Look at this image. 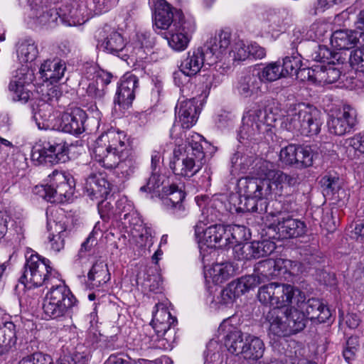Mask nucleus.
Returning <instances> with one entry per match:
<instances>
[{"instance_id":"f257e3e1","label":"nucleus","mask_w":364,"mask_h":364,"mask_svg":"<svg viewBox=\"0 0 364 364\" xmlns=\"http://www.w3.org/2000/svg\"><path fill=\"white\" fill-rule=\"evenodd\" d=\"M282 124L287 130L296 134L316 135L321 131V112L305 103L290 105Z\"/></svg>"},{"instance_id":"f03ea898","label":"nucleus","mask_w":364,"mask_h":364,"mask_svg":"<svg viewBox=\"0 0 364 364\" xmlns=\"http://www.w3.org/2000/svg\"><path fill=\"white\" fill-rule=\"evenodd\" d=\"M257 298L260 303L272 309L291 308L301 304L306 296L298 288L287 284L271 282L259 287Z\"/></svg>"},{"instance_id":"7ed1b4c3","label":"nucleus","mask_w":364,"mask_h":364,"mask_svg":"<svg viewBox=\"0 0 364 364\" xmlns=\"http://www.w3.org/2000/svg\"><path fill=\"white\" fill-rule=\"evenodd\" d=\"M60 281L57 272L50 266L49 259L41 257L38 254H31L26 259L23 272L19 278V282L28 289L43 285L53 286Z\"/></svg>"},{"instance_id":"20e7f679","label":"nucleus","mask_w":364,"mask_h":364,"mask_svg":"<svg viewBox=\"0 0 364 364\" xmlns=\"http://www.w3.org/2000/svg\"><path fill=\"white\" fill-rule=\"evenodd\" d=\"M225 346L230 353L240 355L249 362L260 359L265 349L264 342L259 337L240 330L232 331L225 336Z\"/></svg>"},{"instance_id":"39448f33","label":"nucleus","mask_w":364,"mask_h":364,"mask_svg":"<svg viewBox=\"0 0 364 364\" xmlns=\"http://www.w3.org/2000/svg\"><path fill=\"white\" fill-rule=\"evenodd\" d=\"M76 299L70 289L60 280L51 286L43 299V310L46 317L58 319L66 316Z\"/></svg>"},{"instance_id":"423d86ee","label":"nucleus","mask_w":364,"mask_h":364,"mask_svg":"<svg viewBox=\"0 0 364 364\" xmlns=\"http://www.w3.org/2000/svg\"><path fill=\"white\" fill-rule=\"evenodd\" d=\"M49 178L50 184L36 186L34 188L36 194L53 203L58 200V196L69 198L73 193L70 179L64 173L55 170Z\"/></svg>"},{"instance_id":"0eeeda50","label":"nucleus","mask_w":364,"mask_h":364,"mask_svg":"<svg viewBox=\"0 0 364 364\" xmlns=\"http://www.w3.org/2000/svg\"><path fill=\"white\" fill-rule=\"evenodd\" d=\"M176 20L171 27L166 36L169 46L176 51L184 50L191 38L192 34L196 30L195 21L192 19H186L183 13L176 14Z\"/></svg>"},{"instance_id":"6e6552de","label":"nucleus","mask_w":364,"mask_h":364,"mask_svg":"<svg viewBox=\"0 0 364 364\" xmlns=\"http://www.w3.org/2000/svg\"><path fill=\"white\" fill-rule=\"evenodd\" d=\"M291 264V261L282 259H265L257 263L252 274L242 277L251 289L261 283L273 279L279 274L282 265L287 269Z\"/></svg>"},{"instance_id":"1a4fd4ad","label":"nucleus","mask_w":364,"mask_h":364,"mask_svg":"<svg viewBox=\"0 0 364 364\" xmlns=\"http://www.w3.org/2000/svg\"><path fill=\"white\" fill-rule=\"evenodd\" d=\"M69 144L60 139L44 141L42 147L35 149L33 155H38L41 162L55 164L65 163L69 159Z\"/></svg>"},{"instance_id":"9d476101","label":"nucleus","mask_w":364,"mask_h":364,"mask_svg":"<svg viewBox=\"0 0 364 364\" xmlns=\"http://www.w3.org/2000/svg\"><path fill=\"white\" fill-rule=\"evenodd\" d=\"M270 214L276 218L274 220V230L279 238H296L306 233V225L303 221L293 218L282 211H277Z\"/></svg>"},{"instance_id":"9b49d317","label":"nucleus","mask_w":364,"mask_h":364,"mask_svg":"<svg viewBox=\"0 0 364 364\" xmlns=\"http://www.w3.org/2000/svg\"><path fill=\"white\" fill-rule=\"evenodd\" d=\"M195 235L198 243L210 247H225L229 244L227 228L223 225H214L204 229L201 222L195 226Z\"/></svg>"},{"instance_id":"f8f14e48","label":"nucleus","mask_w":364,"mask_h":364,"mask_svg":"<svg viewBox=\"0 0 364 364\" xmlns=\"http://www.w3.org/2000/svg\"><path fill=\"white\" fill-rule=\"evenodd\" d=\"M231 43V33L227 31H220L211 37L203 47L206 54V64L208 65L221 60L227 54Z\"/></svg>"},{"instance_id":"ddd939ff","label":"nucleus","mask_w":364,"mask_h":364,"mask_svg":"<svg viewBox=\"0 0 364 364\" xmlns=\"http://www.w3.org/2000/svg\"><path fill=\"white\" fill-rule=\"evenodd\" d=\"M356 124L357 112L348 105H343L336 117H331L327 123L328 131L338 136L350 132Z\"/></svg>"},{"instance_id":"4468645a","label":"nucleus","mask_w":364,"mask_h":364,"mask_svg":"<svg viewBox=\"0 0 364 364\" xmlns=\"http://www.w3.org/2000/svg\"><path fill=\"white\" fill-rule=\"evenodd\" d=\"M269 182L265 176L262 178L246 177L240 179L238 185L245 198L262 200L271 196V187Z\"/></svg>"},{"instance_id":"2eb2a0df","label":"nucleus","mask_w":364,"mask_h":364,"mask_svg":"<svg viewBox=\"0 0 364 364\" xmlns=\"http://www.w3.org/2000/svg\"><path fill=\"white\" fill-rule=\"evenodd\" d=\"M301 73L309 81L319 85L333 83L341 74L340 70L331 64L314 65L310 68H304Z\"/></svg>"},{"instance_id":"dca6fc26","label":"nucleus","mask_w":364,"mask_h":364,"mask_svg":"<svg viewBox=\"0 0 364 364\" xmlns=\"http://www.w3.org/2000/svg\"><path fill=\"white\" fill-rule=\"evenodd\" d=\"M86 112L80 107L68 109L60 117V128L64 132L78 135L85 132Z\"/></svg>"},{"instance_id":"f3484780","label":"nucleus","mask_w":364,"mask_h":364,"mask_svg":"<svg viewBox=\"0 0 364 364\" xmlns=\"http://www.w3.org/2000/svg\"><path fill=\"white\" fill-rule=\"evenodd\" d=\"M263 175L269 181L268 183L271 187V196H281L284 193V189L295 186L298 183V178L294 175L287 174L282 171L262 168Z\"/></svg>"},{"instance_id":"a211bd4d","label":"nucleus","mask_w":364,"mask_h":364,"mask_svg":"<svg viewBox=\"0 0 364 364\" xmlns=\"http://www.w3.org/2000/svg\"><path fill=\"white\" fill-rule=\"evenodd\" d=\"M186 193L175 184L164 186L162 188L159 197L163 205L172 213L181 215L185 210L183 205Z\"/></svg>"},{"instance_id":"6ab92c4d","label":"nucleus","mask_w":364,"mask_h":364,"mask_svg":"<svg viewBox=\"0 0 364 364\" xmlns=\"http://www.w3.org/2000/svg\"><path fill=\"white\" fill-rule=\"evenodd\" d=\"M266 112L260 109L248 111L242 118L240 134L242 138H252L259 134L265 127Z\"/></svg>"},{"instance_id":"aec40b11","label":"nucleus","mask_w":364,"mask_h":364,"mask_svg":"<svg viewBox=\"0 0 364 364\" xmlns=\"http://www.w3.org/2000/svg\"><path fill=\"white\" fill-rule=\"evenodd\" d=\"M138 77L130 73L125 74L117 88L114 102L124 109L128 108L135 98V90L138 87Z\"/></svg>"},{"instance_id":"412c9836","label":"nucleus","mask_w":364,"mask_h":364,"mask_svg":"<svg viewBox=\"0 0 364 364\" xmlns=\"http://www.w3.org/2000/svg\"><path fill=\"white\" fill-rule=\"evenodd\" d=\"M177 117L181 127L188 129L198 121L200 108L195 98L180 101L176 107Z\"/></svg>"},{"instance_id":"4be33fe9","label":"nucleus","mask_w":364,"mask_h":364,"mask_svg":"<svg viewBox=\"0 0 364 364\" xmlns=\"http://www.w3.org/2000/svg\"><path fill=\"white\" fill-rule=\"evenodd\" d=\"M93 155L95 159L105 168L112 169L119 167L122 169L124 168V165L126 164V160H124V156L128 154L95 144Z\"/></svg>"},{"instance_id":"5701e85b","label":"nucleus","mask_w":364,"mask_h":364,"mask_svg":"<svg viewBox=\"0 0 364 364\" xmlns=\"http://www.w3.org/2000/svg\"><path fill=\"white\" fill-rule=\"evenodd\" d=\"M181 153L180 149H173V158L169 164L170 168L176 175L192 177L201 169L200 164H196L193 160L183 156Z\"/></svg>"},{"instance_id":"b1692460","label":"nucleus","mask_w":364,"mask_h":364,"mask_svg":"<svg viewBox=\"0 0 364 364\" xmlns=\"http://www.w3.org/2000/svg\"><path fill=\"white\" fill-rule=\"evenodd\" d=\"M95 144L105 146V148L111 150L122 152V154H128L129 152L126 134L123 132L115 129H109L101 134L97 138Z\"/></svg>"},{"instance_id":"393cba45","label":"nucleus","mask_w":364,"mask_h":364,"mask_svg":"<svg viewBox=\"0 0 364 364\" xmlns=\"http://www.w3.org/2000/svg\"><path fill=\"white\" fill-rule=\"evenodd\" d=\"M155 309L156 310L153 312L151 326L158 337H162L176 322V318L171 316L164 304H156Z\"/></svg>"},{"instance_id":"a878e982","label":"nucleus","mask_w":364,"mask_h":364,"mask_svg":"<svg viewBox=\"0 0 364 364\" xmlns=\"http://www.w3.org/2000/svg\"><path fill=\"white\" fill-rule=\"evenodd\" d=\"M311 321L319 323L326 322L331 316V311L319 299L311 298L306 299L296 306Z\"/></svg>"},{"instance_id":"bb28decb","label":"nucleus","mask_w":364,"mask_h":364,"mask_svg":"<svg viewBox=\"0 0 364 364\" xmlns=\"http://www.w3.org/2000/svg\"><path fill=\"white\" fill-rule=\"evenodd\" d=\"M182 13L180 10L173 8L165 0L158 1L156 5L154 24L160 29H168L174 24L176 20V14Z\"/></svg>"},{"instance_id":"cd10ccee","label":"nucleus","mask_w":364,"mask_h":364,"mask_svg":"<svg viewBox=\"0 0 364 364\" xmlns=\"http://www.w3.org/2000/svg\"><path fill=\"white\" fill-rule=\"evenodd\" d=\"M264 318L269 335L277 337L290 336V330L287 328L284 312H282L279 309H272L267 313Z\"/></svg>"},{"instance_id":"c85d7f7f","label":"nucleus","mask_w":364,"mask_h":364,"mask_svg":"<svg viewBox=\"0 0 364 364\" xmlns=\"http://www.w3.org/2000/svg\"><path fill=\"white\" fill-rule=\"evenodd\" d=\"M85 189L91 199H98L109 195V182L102 173H92L86 179Z\"/></svg>"},{"instance_id":"c756f323","label":"nucleus","mask_w":364,"mask_h":364,"mask_svg":"<svg viewBox=\"0 0 364 364\" xmlns=\"http://www.w3.org/2000/svg\"><path fill=\"white\" fill-rule=\"evenodd\" d=\"M201 139L202 136L200 134H193L191 137L187 139L186 144L184 146H178L175 148L180 149L182 152L181 154L184 156H188L193 160L196 164H200V168L205 164V153L200 143Z\"/></svg>"},{"instance_id":"7c9ffc66","label":"nucleus","mask_w":364,"mask_h":364,"mask_svg":"<svg viewBox=\"0 0 364 364\" xmlns=\"http://www.w3.org/2000/svg\"><path fill=\"white\" fill-rule=\"evenodd\" d=\"M205 63H206L205 52L203 48H199L192 53H188V57L181 64V72L186 76L195 75Z\"/></svg>"},{"instance_id":"2f4dec72","label":"nucleus","mask_w":364,"mask_h":364,"mask_svg":"<svg viewBox=\"0 0 364 364\" xmlns=\"http://www.w3.org/2000/svg\"><path fill=\"white\" fill-rule=\"evenodd\" d=\"M65 70L64 62L58 59L48 60L41 65L40 73L44 81L53 84L63 77Z\"/></svg>"},{"instance_id":"473e14b6","label":"nucleus","mask_w":364,"mask_h":364,"mask_svg":"<svg viewBox=\"0 0 364 364\" xmlns=\"http://www.w3.org/2000/svg\"><path fill=\"white\" fill-rule=\"evenodd\" d=\"M88 286L90 289H103L110 279V274L107 264L103 262H95L87 274Z\"/></svg>"},{"instance_id":"72a5a7b5","label":"nucleus","mask_w":364,"mask_h":364,"mask_svg":"<svg viewBox=\"0 0 364 364\" xmlns=\"http://www.w3.org/2000/svg\"><path fill=\"white\" fill-rule=\"evenodd\" d=\"M360 36L361 33L355 31L339 30L331 35V43L338 50H348L358 44Z\"/></svg>"},{"instance_id":"f704fd0d","label":"nucleus","mask_w":364,"mask_h":364,"mask_svg":"<svg viewBox=\"0 0 364 364\" xmlns=\"http://www.w3.org/2000/svg\"><path fill=\"white\" fill-rule=\"evenodd\" d=\"M262 82L257 73H247L238 80L237 90L243 97H250L260 91Z\"/></svg>"},{"instance_id":"c9c22d12","label":"nucleus","mask_w":364,"mask_h":364,"mask_svg":"<svg viewBox=\"0 0 364 364\" xmlns=\"http://www.w3.org/2000/svg\"><path fill=\"white\" fill-rule=\"evenodd\" d=\"M112 77L110 73L104 70L99 72L87 88V95L95 100H101L105 95V87L111 82Z\"/></svg>"},{"instance_id":"e433bc0d","label":"nucleus","mask_w":364,"mask_h":364,"mask_svg":"<svg viewBox=\"0 0 364 364\" xmlns=\"http://www.w3.org/2000/svg\"><path fill=\"white\" fill-rule=\"evenodd\" d=\"M235 269L231 262L215 263L205 271V277L212 279L214 284H220L235 274Z\"/></svg>"},{"instance_id":"4c0bfd02","label":"nucleus","mask_w":364,"mask_h":364,"mask_svg":"<svg viewBox=\"0 0 364 364\" xmlns=\"http://www.w3.org/2000/svg\"><path fill=\"white\" fill-rule=\"evenodd\" d=\"M250 290L242 277L231 282L222 290L220 297V303L228 305L232 304L237 297Z\"/></svg>"},{"instance_id":"58836bf2","label":"nucleus","mask_w":364,"mask_h":364,"mask_svg":"<svg viewBox=\"0 0 364 364\" xmlns=\"http://www.w3.org/2000/svg\"><path fill=\"white\" fill-rule=\"evenodd\" d=\"M284 318L287 320V328L290 330V335L295 334L306 327V316L297 306L287 309L284 311Z\"/></svg>"},{"instance_id":"ea45409f","label":"nucleus","mask_w":364,"mask_h":364,"mask_svg":"<svg viewBox=\"0 0 364 364\" xmlns=\"http://www.w3.org/2000/svg\"><path fill=\"white\" fill-rule=\"evenodd\" d=\"M29 82L27 80V75H24L16 76L10 82L9 89L14 93V100L26 102L29 100L31 92L27 88Z\"/></svg>"},{"instance_id":"a19ab883","label":"nucleus","mask_w":364,"mask_h":364,"mask_svg":"<svg viewBox=\"0 0 364 364\" xmlns=\"http://www.w3.org/2000/svg\"><path fill=\"white\" fill-rule=\"evenodd\" d=\"M99 45L107 53L116 54L124 48L125 41L119 33L113 31L101 43H99Z\"/></svg>"},{"instance_id":"79ce46f5","label":"nucleus","mask_w":364,"mask_h":364,"mask_svg":"<svg viewBox=\"0 0 364 364\" xmlns=\"http://www.w3.org/2000/svg\"><path fill=\"white\" fill-rule=\"evenodd\" d=\"M292 53L291 56H287L283 60L282 66L281 65L282 70L283 71L284 77L287 75H297L299 71L301 75L304 76V74L301 73L303 69H301V60L299 54H295L294 50L295 49L294 45L292 46Z\"/></svg>"},{"instance_id":"37998d69","label":"nucleus","mask_w":364,"mask_h":364,"mask_svg":"<svg viewBox=\"0 0 364 364\" xmlns=\"http://www.w3.org/2000/svg\"><path fill=\"white\" fill-rule=\"evenodd\" d=\"M16 342V326L12 322L0 326V344L7 351Z\"/></svg>"},{"instance_id":"c03bdc74","label":"nucleus","mask_w":364,"mask_h":364,"mask_svg":"<svg viewBox=\"0 0 364 364\" xmlns=\"http://www.w3.org/2000/svg\"><path fill=\"white\" fill-rule=\"evenodd\" d=\"M316 154L310 146H298L296 148V156L295 166L297 168H306L313 165Z\"/></svg>"},{"instance_id":"a18cd8bd","label":"nucleus","mask_w":364,"mask_h":364,"mask_svg":"<svg viewBox=\"0 0 364 364\" xmlns=\"http://www.w3.org/2000/svg\"><path fill=\"white\" fill-rule=\"evenodd\" d=\"M320 183L325 196H333L341 188V181L336 173H327L324 175Z\"/></svg>"},{"instance_id":"49530a36","label":"nucleus","mask_w":364,"mask_h":364,"mask_svg":"<svg viewBox=\"0 0 364 364\" xmlns=\"http://www.w3.org/2000/svg\"><path fill=\"white\" fill-rule=\"evenodd\" d=\"M115 213L117 217L120 220H127L129 224H132V220L135 215V211L132 204L127 200L126 197H122L115 203Z\"/></svg>"},{"instance_id":"de8ad7c7","label":"nucleus","mask_w":364,"mask_h":364,"mask_svg":"<svg viewBox=\"0 0 364 364\" xmlns=\"http://www.w3.org/2000/svg\"><path fill=\"white\" fill-rule=\"evenodd\" d=\"M281 65L278 63H272L267 65L261 71L257 73L260 77L262 82H274L282 77H284Z\"/></svg>"},{"instance_id":"09e8293b","label":"nucleus","mask_w":364,"mask_h":364,"mask_svg":"<svg viewBox=\"0 0 364 364\" xmlns=\"http://www.w3.org/2000/svg\"><path fill=\"white\" fill-rule=\"evenodd\" d=\"M19 58L23 62L34 60L38 53L37 46L31 39L24 41L18 48Z\"/></svg>"},{"instance_id":"8fccbe9b","label":"nucleus","mask_w":364,"mask_h":364,"mask_svg":"<svg viewBox=\"0 0 364 364\" xmlns=\"http://www.w3.org/2000/svg\"><path fill=\"white\" fill-rule=\"evenodd\" d=\"M58 13L56 10L41 7L36 13V21L40 26H49L58 18Z\"/></svg>"},{"instance_id":"3c124183","label":"nucleus","mask_w":364,"mask_h":364,"mask_svg":"<svg viewBox=\"0 0 364 364\" xmlns=\"http://www.w3.org/2000/svg\"><path fill=\"white\" fill-rule=\"evenodd\" d=\"M87 355L76 350L70 352L63 351L58 359L59 364H87Z\"/></svg>"},{"instance_id":"603ef678","label":"nucleus","mask_w":364,"mask_h":364,"mask_svg":"<svg viewBox=\"0 0 364 364\" xmlns=\"http://www.w3.org/2000/svg\"><path fill=\"white\" fill-rule=\"evenodd\" d=\"M54 229L57 234H53L52 237H48V239L51 248L54 251L59 252L64 247V237L66 228L64 224L57 223L55 224Z\"/></svg>"},{"instance_id":"864d4df0","label":"nucleus","mask_w":364,"mask_h":364,"mask_svg":"<svg viewBox=\"0 0 364 364\" xmlns=\"http://www.w3.org/2000/svg\"><path fill=\"white\" fill-rule=\"evenodd\" d=\"M255 258L266 257L276 249L275 243L269 240L254 241Z\"/></svg>"},{"instance_id":"5fc2aeb1","label":"nucleus","mask_w":364,"mask_h":364,"mask_svg":"<svg viewBox=\"0 0 364 364\" xmlns=\"http://www.w3.org/2000/svg\"><path fill=\"white\" fill-rule=\"evenodd\" d=\"M228 55L233 60H245L249 58L248 46L242 41L238 40L233 43Z\"/></svg>"},{"instance_id":"6e6d98bb","label":"nucleus","mask_w":364,"mask_h":364,"mask_svg":"<svg viewBox=\"0 0 364 364\" xmlns=\"http://www.w3.org/2000/svg\"><path fill=\"white\" fill-rule=\"evenodd\" d=\"M227 235L229 237V244L233 240L237 242L247 239V228L243 225H227Z\"/></svg>"},{"instance_id":"4d7b16f0","label":"nucleus","mask_w":364,"mask_h":364,"mask_svg":"<svg viewBox=\"0 0 364 364\" xmlns=\"http://www.w3.org/2000/svg\"><path fill=\"white\" fill-rule=\"evenodd\" d=\"M18 364H53L52 358L42 353H34L23 357Z\"/></svg>"},{"instance_id":"13d9d810","label":"nucleus","mask_w":364,"mask_h":364,"mask_svg":"<svg viewBox=\"0 0 364 364\" xmlns=\"http://www.w3.org/2000/svg\"><path fill=\"white\" fill-rule=\"evenodd\" d=\"M297 145L289 144L280 151L279 159L286 165L294 166L296 156Z\"/></svg>"},{"instance_id":"bf43d9fd","label":"nucleus","mask_w":364,"mask_h":364,"mask_svg":"<svg viewBox=\"0 0 364 364\" xmlns=\"http://www.w3.org/2000/svg\"><path fill=\"white\" fill-rule=\"evenodd\" d=\"M359 349V341L356 336H350L346 343V347L343 355L346 360L349 362L354 358L355 353Z\"/></svg>"},{"instance_id":"052dcab7","label":"nucleus","mask_w":364,"mask_h":364,"mask_svg":"<svg viewBox=\"0 0 364 364\" xmlns=\"http://www.w3.org/2000/svg\"><path fill=\"white\" fill-rule=\"evenodd\" d=\"M98 211L101 218L103 220L109 218L111 217L117 218V213H115V206L112 205L111 198L109 200H102L98 203Z\"/></svg>"},{"instance_id":"680f3d73","label":"nucleus","mask_w":364,"mask_h":364,"mask_svg":"<svg viewBox=\"0 0 364 364\" xmlns=\"http://www.w3.org/2000/svg\"><path fill=\"white\" fill-rule=\"evenodd\" d=\"M350 63L357 70L364 73V45L351 52Z\"/></svg>"},{"instance_id":"e2e57ef3","label":"nucleus","mask_w":364,"mask_h":364,"mask_svg":"<svg viewBox=\"0 0 364 364\" xmlns=\"http://www.w3.org/2000/svg\"><path fill=\"white\" fill-rule=\"evenodd\" d=\"M245 208L247 211L262 213L267 211V203L264 199L245 198Z\"/></svg>"},{"instance_id":"0e129e2a","label":"nucleus","mask_w":364,"mask_h":364,"mask_svg":"<svg viewBox=\"0 0 364 364\" xmlns=\"http://www.w3.org/2000/svg\"><path fill=\"white\" fill-rule=\"evenodd\" d=\"M331 56V51L326 46L321 45H315L311 55V59L317 62L325 61Z\"/></svg>"},{"instance_id":"69168bd1","label":"nucleus","mask_w":364,"mask_h":364,"mask_svg":"<svg viewBox=\"0 0 364 364\" xmlns=\"http://www.w3.org/2000/svg\"><path fill=\"white\" fill-rule=\"evenodd\" d=\"M254 242H247L242 246L236 249L235 252L238 259L250 260L255 258Z\"/></svg>"},{"instance_id":"338daca9","label":"nucleus","mask_w":364,"mask_h":364,"mask_svg":"<svg viewBox=\"0 0 364 364\" xmlns=\"http://www.w3.org/2000/svg\"><path fill=\"white\" fill-rule=\"evenodd\" d=\"M159 171H151V175L148 179V181L145 186H142L140 188V191L143 192H151L155 191L161 185V179L159 176Z\"/></svg>"},{"instance_id":"774afa93","label":"nucleus","mask_w":364,"mask_h":364,"mask_svg":"<svg viewBox=\"0 0 364 364\" xmlns=\"http://www.w3.org/2000/svg\"><path fill=\"white\" fill-rule=\"evenodd\" d=\"M328 25L324 22L314 23L310 29L314 36L311 34V38L321 40L328 33Z\"/></svg>"}]
</instances>
